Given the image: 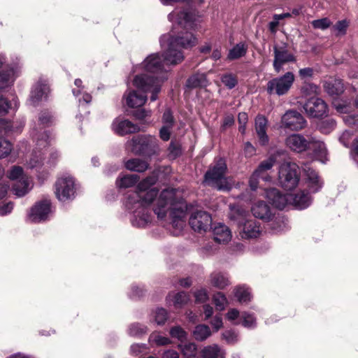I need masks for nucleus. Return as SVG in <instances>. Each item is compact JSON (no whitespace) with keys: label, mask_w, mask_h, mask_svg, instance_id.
<instances>
[{"label":"nucleus","mask_w":358,"mask_h":358,"mask_svg":"<svg viewBox=\"0 0 358 358\" xmlns=\"http://www.w3.org/2000/svg\"><path fill=\"white\" fill-rule=\"evenodd\" d=\"M141 67L145 73L137 75L133 85L144 92H151L150 99L154 101L157 99L162 83L167 78L166 69L158 54H152L146 57Z\"/></svg>","instance_id":"nucleus-1"},{"label":"nucleus","mask_w":358,"mask_h":358,"mask_svg":"<svg viewBox=\"0 0 358 358\" xmlns=\"http://www.w3.org/2000/svg\"><path fill=\"white\" fill-rule=\"evenodd\" d=\"M173 31L171 33L164 34L161 37V45L166 48L164 61L166 64H177L181 62L184 56L182 53L175 48V45H179L184 48H190L197 43L196 37L191 32L182 30L174 35Z\"/></svg>","instance_id":"nucleus-2"},{"label":"nucleus","mask_w":358,"mask_h":358,"mask_svg":"<svg viewBox=\"0 0 358 358\" xmlns=\"http://www.w3.org/2000/svg\"><path fill=\"white\" fill-rule=\"evenodd\" d=\"M176 192L173 189H169L162 191L156 201L154 211L159 218H164L169 210H172L173 217V226L182 229L185 226V213L182 206H180L178 215H175L174 210H176Z\"/></svg>","instance_id":"nucleus-3"},{"label":"nucleus","mask_w":358,"mask_h":358,"mask_svg":"<svg viewBox=\"0 0 358 358\" xmlns=\"http://www.w3.org/2000/svg\"><path fill=\"white\" fill-rule=\"evenodd\" d=\"M245 210L238 206H231L229 217L238 224L239 235L242 238H257L261 233L259 224L254 220H247Z\"/></svg>","instance_id":"nucleus-4"},{"label":"nucleus","mask_w":358,"mask_h":358,"mask_svg":"<svg viewBox=\"0 0 358 358\" xmlns=\"http://www.w3.org/2000/svg\"><path fill=\"white\" fill-rule=\"evenodd\" d=\"M127 148L136 155L150 157L159 153L158 141L152 136H137L128 141Z\"/></svg>","instance_id":"nucleus-5"},{"label":"nucleus","mask_w":358,"mask_h":358,"mask_svg":"<svg viewBox=\"0 0 358 358\" xmlns=\"http://www.w3.org/2000/svg\"><path fill=\"white\" fill-rule=\"evenodd\" d=\"M226 170L225 162L220 159L216 164L206 172L204 182L219 190H229L231 185L224 177Z\"/></svg>","instance_id":"nucleus-6"},{"label":"nucleus","mask_w":358,"mask_h":358,"mask_svg":"<svg viewBox=\"0 0 358 358\" xmlns=\"http://www.w3.org/2000/svg\"><path fill=\"white\" fill-rule=\"evenodd\" d=\"M278 180L280 185L285 189H294L299 181L298 166L294 162H283L279 169Z\"/></svg>","instance_id":"nucleus-7"},{"label":"nucleus","mask_w":358,"mask_h":358,"mask_svg":"<svg viewBox=\"0 0 358 358\" xmlns=\"http://www.w3.org/2000/svg\"><path fill=\"white\" fill-rule=\"evenodd\" d=\"M294 80L295 76L292 72H287L282 76L273 78L267 83V92L271 95H285L291 89Z\"/></svg>","instance_id":"nucleus-8"},{"label":"nucleus","mask_w":358,"mask_h":358,"mask_svg":"<svg viewBox=\"0 0 358 358\" xmlns=\"http://www.w3.org/2000/svg\"><path fill=\"white\" fill-rule=\"evenodd\" d=\"M168 18L178 25L189 27L194 29H196L201 22V15L197 11L188 9L176 10L168 15Z\"/></svg>","instance_id":"nucleus-9"},{"label":"nucleus","mask_w":358,"mask_h":358,"mask_svg":"<svg viewBox=\"0 0 358 358\" xmlns=\"http://www.w3.org/2000/svg\"><path fill=\"white\" fill-rule=\"evenodd\" d=\"M8 177L13 180H16L13 191L18 196H24L31 188V179L24 174L20 166H13L8 173Z\"/></svg>","instance_id":"nucleus-10"},{"label":"nucleus","mask_w":358,"mask_h":358,"mask_svg":"<svg viewBox=\"0 0 358 358\" xmlns=\"http://www.w3.org/2000/svg\"><path fill=\"white\" fill-rule=\"evenodd\" d=\"M75 194V182L72 177L59 178L55 183V195L60 201H66Z\"/></svg>","instance_id":"nucleus-11"},{"label":"nucleus","mask_w":358,"mask_h":358,"mask_svg":"<svg viewBox=\"0 0 358 358\" xmlns=\"http://www.w3.org/2000/svg\"><path fill=\"white\" fill-rule=\"evenodd\" d=\"M211 223L212 218L210 215L205 211L196 210L189 217V224L195 231H207Z\"/></svg>","instance_id":"nucleus-12"},{"label":"nucleus","mask_w":358,"mask_h":358,"mask_svg":"<svg viewBox=\"0 0 358 358\" xmlns=\"http://www.w3.org/2000/svg\"><path fill=\"white\" fill-rule=\"evenodd\" d=\"M51 213L50 201L45 199L32 207L29 214V219L33 222H40L48 219Z\"/></svg>","instance_id":"nucleus-13"},{"label":"nucleus","mask_w":358,"mask_h":358,"mask_svg":"<svg viewBox=\"0 0 358 358\" xmlns=\"http://www.w3.org/2000/svg\"><path fill=\"white\" fill-rule=\"evenodd\" d=\"M281 122L283 126L291 130H301L306 125L303 117L297 111L289 110L282 117Z\"/></svg>","instance_id":"nucleus-14"},{"label":"nucleus","mask_w":358,"mask_h":358,"mask_svg":"<svg viewBox=\"0 0 358 358\" xmlns=\"http://www.w3.org/2000/svg\"><path fill=\"white\" fill-rule=\"evenodd\" d=\"M303 108L309 116L320 117L326 114L327 106L322 99L312 97L305 103Z\"/></svg>","instance_id":"nucleus-15"},{"label":"nucleus","mask_w":358,"mask_h":358,"mask_svg":"<svg viewBox=\"0 0 358 358\" xmlns=\"http://www.w3.org/2000/svg\"><path fill=\"white\" fill-rule=\"evenodd\" d=\"M273 68L277 73H279L283 65L295 62L294 56L284 47H274Z\"/></svg>","instance_id":"nucleus-16"},{"label":"nucleus","mask_w":358,"mask_h":358,"mask_svg":"<svg viewBox=\"0 0 358 358\" xmlns=\"http://www.w3.org/2000/svg\"><path fill=\"white\" fill-rule=\"evenodd\" d=\"M111 127L113 131L120 136H124L139 131V127L136 124L128 120L122 118L115 119L113 122Z\"/></svg>","instance_id":"nucleus-17"},{"label":"nucleus","mask_w":358,"mask_h":358,"mask_svg":"<svg viewBox=\"0 0 358 358\" xmlns=\"http://www.w3.org/2000/svg\"><path fill=\"white\" fill-rule=\"evenodd\" d=\"M285 143L290 150L296 152H301L308 149L310 139H306L301 134H292L287 137Z\"/></svg>","instance_id":"nucleus-18"},{"label":"nucleus","mask_w":358,"mask_h":358,"mask_svg":"<svg viewBox=\"0 0 358 358\" xmlns=\"http://www.w3.org/2000/svg\"><path fill=\"white\" fill-rule=\"evenodd\" d=\"M137 90H129L124 94L127 105L130 108H138L142 106L147 100V96L144 92L136 87ZM151 94L152 92H150Z\"/></svg>","instance_id":"nucleus-19"},{"label":"nucleus","mask_w":358,"mask_h":358,"mask_svg":"<svg viewBox=\"0 0 358 358\" xmlns=\"http://www.w3.org/2000/svg\"><path fill=\"white\" fill-rule=\"evenodd\" d=\"M157 194L156 189L152 188L148 191L133 193L132 196H129L128 200L130 204L135 203L136 200L140 206H145L151 203Z\"/></svg>","instance_id":"nucleus-20"},{"label":"nucleus","mask_w":358,"mask_h":358,"mask_svg":"<svg viewBox=\"0 0 358 358\" xmlns=\"http://www.w3.org/2000/svg\"><path fill=\"white\" fill-rule=\"evenodd\" d=\"M289 194H282L275 188H271L266 192V198L277 208L282 209L289 204Z\"/></svg>","instance_id":"nucleus-21"},{"label":"nucleus","mask_w":358,"mask_h":358,"mask_svg":"<svg viewBox=\"0 0 358 358\" xmlns=\"http://www.w3.org/2000/svg\"><path fill=\"white\" fill-rule=\"evenodd\" d=\"M307 186L311 192H316L320 190L322 186V182L315 172L309 165H305L303 168Z\"/></svg>","instance_id":"nucleus-22"},{"label":"nucleus","mask_w":358,"mask_h":358,"mask_svg":"<svg viewBox=\"0 0 358 358\" xmlns=\"http://www.w3.org/2000/svg\"><path fill=\"white\" fill-rule=\"evenodd\" d=\"M308 149L313 150L314 157L322 163H325L328 160V152L324 142L311 138Z\"/></svg>","instance_id":"nucleus-23"},{"label":"nucleus","mask_w":358,"mask_h":358,"mask_svg":"<svg viewBox=\"0 0 358 358\" xmlns=\"http://www.w3.org/2000/svg\"><path fill=\"white\" fill-rule=\"evenodd\" d=\"M252 215L259 219L269 220L271 217L270 207L264 201H257L251 207Z\"/></svg>","instance_id":"nucleus-24"},{"label":"nucleus","mask_w":358,"mask_h":358,"mask_svg":"<svg viewBox=\"0 0 358 358\" xmlns=\"http://www.w3.org/2000/svg\"><path fill=\"white\" fill-rule=\"evenodd\" d=\"M267 120L262 115H259L255 119V130L259 138V143L262 145L267 144L268 141L266 135Z\"/></svg>","instance_id":"nucleus-25"},{"label":"nucleus","mask_w":358,"mask_h":358,"mask_svg":"<svg viewBox=\"0 0 358 358\" xmlns=\"http://www.w3.org/2000/svg\"><path fill=\"white\" fill-rule=\"evenodd\" d=\"M289 204L294 206L298 209L307 208L311 201L310 196L303 192H299L294 195L289 194Z\"/></svg>","instance_id":"nucleus-26"},{"label":"nucleus","mask_w":358,"mask_h":358,"mask_svg":"<svg viewBox=\"0 0 358 358\" xmlns=\"http://www.w3.org/2000/svg\"><path fill=\"white\" fill-rule=\"evenodd\" d=\"M213 237L216 242L226 243L231 240V234L227 226L218 224L213 229Z\"/></svg>","instance_id":"nucleus-27"},{"label":"nucleus","mask_w":358,"mask_h":358,"mask_svg":"<svg viewBox=\"0 0 358 358\" xmlns=\"http://www.w3.org/2000/svg\"><path fill=\"white\" fill-rule=\"evenodd\" d=\"M201 355L203 358H224V351L217 344L205 346L201 350Z\"/></svg>","instance_id":"nucleus-28"},{"label":"nucleus","mask_w":358,"mask_h":358,"mask_svg":"<svg viewBox=\"0 0 358 358\" xmlns=\"http://www.w3.org/2000/svg\"><path fill=\"white\" fill-rule=\"evenodd\" d=\"M275 163V157L271 156L268 159L262 162L255 171L262 176V178L263 180L270 181L271 178L268 175L267 171L272 169Z\"/></svg>","instance_id":"nucleus-29"},{"label":"nucleus","mask_w":358,"mask_h":358,"mask_svg":"<svg viewBox=\"0 0 358 358\" xmlns=\"http://www.w3.org/2000/svg\"><path fill=\"white\" fill-rule=\"evenodd\" d=\"M125 167L131 171L142 173L148 169L149 164L144 160L140 159H132L128 160L125 163Z\"/></svg>","instance_id":"nucleus-30"},{"label":"nucleus","mask_w":358,"mask_h":358,"mask_svg":"<svg viewBox=\"0 0 358 358\" xmlns=\"http://www.w3.org/2000/svg\"><path fill=\"white\" fill-rule=\"evenodd\" d=\"M49 92V87L45 83H38L31 91V100L36 103L45 97Z\"/></svg>","instance_id":"nucleus-31"},{"label":"nucleus","mask_w":358,"mask_h":358,"mask_svg":"<svg viewBox=\"0 0 358 358\" xmlns=\"http://www.w3.org/2000/svg\"><path fill=\"white\" fill-rule=\"evenodd\" d=\"M167 300L169 303H172L176 308H178L188 302L189 296L184 292L176 294L171 293L167 296Z\"/></svg>","instance_id":"nucleus-32"},{"label":"nucleus","mask_w":358,"mask_h":358,"mask_svg":"<svg viewBox=\"0 0 358 358\" xmlns=\"http://www.w3.org/2000/svg\"><path fill=\"white\" fill-rule=\"evenodd\" d=\"M192 335L196 341H203L211 336V331L207 325L199 324L193 330Z\"/></svg>","instance_id":"nucleus-33"},{"label":"nucleus","mask_w":358,"mask_h":358,"mask_svg":"<svg viewBox=\"0 0 358 358\" xmlns=\"http://www.w3.org/2000/svg\"><path fill=\"white\" fill-rule=\"evenodd\" d=\"M210 280L211 285L219 289H224L229 285L228 278L221 273H212Z\"/></svg>","instance_id":"nucleus-34"},{"label":"nucleus","mask_w":358,"mask_h":358,"mask_svg":"<svg viewBox=\"0 0 358 358\" xmlns=\"http://www.w3.org/2000/svg\"><path fill=\"white\" fill-rule=\"evenodd\" d=\"M139 180L136 174H128L120 177L117 180V185L120 187L127 188L134 186Z\"/></svg>","instance_id":"nucleus-35"},{"label":"nucleus","mask_w":358,"mask_h":358,"mask_svg":"<svg viewBox=\"0 0 358 358\" xmlns=\"http://www.w3.org/2000/svg\"><path fill=\"white\" fill-rule=\"evenodd\" d=\"M247 46L244 43H238L229 50L227 59L229 60L237 59L246 54Z\"/></svg>","instance_id":"nucleus-36"},{"label":"nucleus","mask_w":358,"mask_h":358,"mask_svg":"<svg viewBox=\"0 0 358 358\" xmlns=\"http://www.w3.org/2000/svg\"><path fill=\"white\" fill-rule=\"evenodd\" d=\"M326 90L330 94H340L344 90V86L341 80H334L331 82L326 83L324 85Z\"/></svg>","instance_id":"nucleus-37"},{"label":"nucleus","mask_w":358,"mask_h":358,"mask_svg":"<svg viewBox=\"0 0 358 358\" xmlns=\"http://www.w3.org/2000/svg\"><path fill=\"white\" fill-rule=\"evenodd\" d=\"M241 324L244 327L252 329L256 327V318L252 314L243 312L241 314V320L234 322V324Z\"/></svg>","instance_id":"nucleus-38"},{"label":"nucleus","mask_w":358,"mask_h":358,"mask_svg":"<svg viewBox=\"0 0 358 358\" xmlns=\"http://www.w3.org/2000/svg\"><path fill=\"white\" fill-rule=\"evenodd\" d=\"M208 80L204 74H196L190 77L187 80V85L190 87H205Z\"/></svg>","instance_id":"nucleus-39"},{"label":"nucleus","mask_w":358,"mask_h":358,"mask_svg":"<svg viewBox=\"0 0 358 358\" xmlns=\"http://www.w3.org/2000/svg\"><path fill=\"white\" fill-rule=\"evenodd\" d=\"M178 348L186 358H192L196 354L197 347L194 343H188L185 345L180 344Z\"/></svg>","instance_id":"nucleus-40"},{"label":"nucleus","mask_w":358,"mask_h":358,"mask_svg":"<svg viewBox=\"0 0 358 358\" xmlns=\"http://www.w3.org/2000/svg\"><path fill=\"white\" fill-rule=\"evenodd\" d=\"M235 296L241 303H246L251 299L249 289L244 287H238L235 289Z\"/></svg>","instance_id":"nucleus-41"},{"label":"nucleus","mask_w":358,"mask_h":358,"mask_svg":"<svg viewBox=\"0 0 358 358\" xmlns=\"http://www.w3.org/2000/svg\"><path fill=\"white\" fill-rule=\"evenodd\" d=\"M157 180V177L154 175L147 177L138 185L137 192L149 190L148 189L156 182Z\"/></svg>","instance_id":"nucleus-42"},{"label":"nucleus","mask_w":358,"mask_h":358,"mask_svg":"<svg viewBox=\"0 0 358 358\" xmlns=\"http://www.w3.org/2000/svg\"><path fill=\"white\" fill-rule=\"evenodd\" d=\"M157 180V177L154 175L147 177L138 185L137 192L149 190L148 189L156 182Z\"/></svg>","instance_id":"nucleus-43"},{"label":"nucleus","mask_w":358,"mask_h":358,"mask_svg":"<svg viewBox=\"0 0 358 358\" xmlns=\"http://www.w3.org/2000/svg\"><path fill=\"white\" fill-rule=\"evenodd\" d=\"M170 335L172 338H177L179 341H186L187 333L180 327H173L170 329Z\"/></svg>","instance_id":"nucleus-44"},{"label":"nucleus","mask_w":358,"mask_h":358,"mask_svg":"<svg viewBox=\"0 0 358 358\" xmlns=\"http://www.w3.org/2000/svg\"><path fill=\"white\" fill-rule=\"evenodd\" d=\"M0 69H3V62L0 60ZM13 71L9 70L6 73L0 72V88L5 87L7 83L13 80Z\"/></svg>","instance_id":"nucleus-45"},{"label":"nucleus","mask_w":358,"mask_h":358,"mask_svg":"<svg viewBox=\"0 0 358 358\" xmlns=\"http://www.w3.org/2000/svg\"><path fill=\"white\" fill-rule=\"evenodd\" d=\"M151 343L157 345H166L171 343V340L165 336H162L159 333H152L149 338Z\"/></svg>","instance_id":"nucleus-46"},{"label":"nucleus","mask_w":358,"mask_h":358,"mask_svg":"<svg viewBox=\"0 0 358 358\" xmlns=\"http://www.w3.org/2000/svg\"><path fill=\"white\" fill-rule=\"evenodd\" d=\"M44 152L34 151L31 154L29 162H28L30 168H34L40 165L43 159Z\"/></svg>","instance_id":"nucleus-47"},{"label":"nucleus","mask_w":358,"mask_h":358,"mask_svg":"<svg viewBox=\"0 0 358 358\" xmlns=\"http://www.w3.org/2000/svg\"><path fill=\"white\" fill-rule=\"evenodd\" d=\"M213 301L217 308L220 310H224L227 303L225 296L221 292H217L213 296Z\"/></svg>","instance_id":"nucleus-48"},{"label":"nucleus","mask_w":358,"mask_h":358,"mask_svg":"<svg viewBox=\"0 0 358 358\" xmlns=\"http://www.w3.org/2000/svg\"><path fill=\"white\" fill-rule=\"evenodd\" d=\"M311 24L315 29L324 30L331 26V22L329 18L324 17L322 19L313 20Z\"/></svg>","instance_id":"nucleus-49"},{"label":"nucleus","mask_w":358,"mask_h":358,"mask_svg":"<svg viewBox=\"0 0 358 358\" xmlns=\"http://www.w3.org/2000/svg\"><path fill=\"white\" fill-rule=\"evenodd\" d=\"M153 314L157 324H163L167 320V312L164 308H157Z\"/></svg>","instance_id":"nucleus-50"},{"label":"nucleus","mask_w":358,"mask_h":358,"mask_svg":"<svg viewBox=\"0 0 358 358\" xmlns=\"http://www.w3.org/2000/svg\"><path fill=\"white\" fill-rule=\"evenodd\" d=\"M223 84L229 89L234 88L237 84V78L231 73L224 75L222 78Z\"/></svg>","instance_id":"nucleus-51"},{"label":"nucleus","mask_w":358,"mask_h":358,"mask_svg":"<svg viewBox=\"0 0 358 358\" xmlns=\"http://www.w3.org/2000/svg\"><path fill=\"white\" fill-rule=\"evenodd\" d=\"M12 145L6 140L0 139V158L6 157L11 151Z\"/></svg>","instance_id":"nucleus-52"},{"label":"nucleus","mask_w":358,"mask_h":358,"mask_svg":"<svg viewBox=\"0 0 358 358\" xmlns=\"http://www.w3.org/2000/svg\"><path fill=\"white\" fill-rule=\"evenodd\" d=\"M222 337L229 344H233L238 341V334L232 330L225 331L222 334Z\"/></svg>","instance_id":"nucleus-53"},{"label":"nucleus","mask_w":358,"mask_h":358,"mask_svg":"<svg viewBox=\"0 0 358 358\" xmlns=\"http://www.w3.org/2000/svg\"><path fill=\"white\" fill-rule=\"evenodd\" d=\"M129 331L130 335L137 336L144 334L146 329L145 327L139 324H134L130 326Z\"/></svg>","instance_id":"nucleus-54"},{"label":"nucleus","mask_w":358,"mask_h":358,"mask_svg":"<svg viewBox=\"0 0 358 358\" xmlns=\"http://www.w3.org/2000/svg\"><path fill=\"white\" fill-rule=\"evenodd\" d=\"M196 301L204 303L208 299V294L205 289H200L194 292Z\"/></svg>","instance_id":"nucleus-55"},{"label":"nucleus","mask_w":358,"mask_h":358,"mask_svg":"<svg viewBox=\"0 0 358 358\" xmlns=\"http://www.w3.org/2000/svg\"><path fill=\"white\" fill-rule=\"evenodd\" d=\"M241 316L239 311L236 308L229 309L226 314V318L234 323L237 322L238 318L241 319Z\"/></svg>","instance_id":"nucleus-56"},{"label":"nucleus","mask_w":358,"mask_h":358,"mask_svg":"<svg viewBox=\"0 0 358 358\" xmlns=\"http://www.w3.org/2000/svg\"><path fill=\"white\" fill-rule=\"evenodd\" d=\"M348 27V23L346 20L338 21L334 27V29L337 31L338 34H345L346 29Z\"/></svg>","instance_id":"nucleus-57"},{"label":"nucleus","mask_w":358,"mask_h":358,"mask_svg":"<svg viewBox=\"0 0 358 358\" xmlns=\"http://www.w3.org/2000/svg\"><path fill=\"white\" fill-rule=\"evenodd\" d=\"M335 126V122L333 120H327L321 122L320 129L323 133H329Z\"/></svg>","instance_id":"nucleus-58"},{"label":"nucleus","mask_w":358,"mask_h":358,"mask_svg":"<svg viewBox=\"0 0 358 358\" xmlns=\"http://www.w3.org/2000/svg\"><path fill=\"white\" fill-rule=\"evenodd\" d=\"M162 121L164 125L172 127L173 124V117L170 110H166L163 115Z\"/></svg>","instance_id":"nucleus-59"},{"label":"nucleus","mask_w":358,"mask_h":358,"mask_svg":"<svg viewBox=\"0 0 358 358\" xmlns=\"http://www.w3.org/2000/svg\"><path fill=\"white\" fill-rule=\"evenodd\" d=\"M259 178H262V176L255 171L249 180L250 187L252 190H255L257 188Z\"/></svg>","instance_id":"nucleus-60"},{"label":"nucleus","mask_w":358,"mask_h":358,"mask_svg":"<svg viewBox=\"0 0 358 358\" xmlns=\"http://www.w3.org/2000/svg\"><path fill=\"white\" fill-rule=\"evenodd\" d=\"M171 128H172V127H169V126H165V125H164L161 128V129L159 131V136L163 141H167L170 138Z\"/></svg>","instance_id":"nucleus-61"},{"label":"nucleus","mask_w":358,"mask_h":358,"mask_svg":"<svg viewBox=\"0 0 358 358\" xmlns=\"http://www.w3.org/2000/svg\"><path fill=\"white\" fill-rule=\"evenodd\" d=\"M13 208V204L11 202L0 206V215L3 216L10 213Z\"/></svg>","instance_id":"nucleus-62"},{"label":"nucleus","mask_w":358,"mask_h":358,"mask_svg":"<svg viewBox=\"0 0 358 358\" xmlns=\"http://www.w3.org/2000/svg\"><path fill=\"white\" fill-rule=\"evenodd\" d=\"M210 324L213 327L215 331H217L222 327L223 323L221 317L216 316L210 322Z\"/></svg>","instance_id":"nucleus-63"},{"label":"nucleus","mask_w":358,"mask_h":358,"mask_svg":"<svg viewBox=\"0 0 358 358\" xmlns=\"http://www.w3.org/2000/svg\"><path fill=\"white\" fill-rule=\"evenodd\" d=\"M255 147L250 143L246 142L244 145V152L246 157H252L255 154Z\"/></svg>","instance_id":"nucleus-64"}]
</instances>
